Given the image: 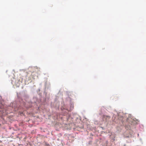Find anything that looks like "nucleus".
Segmentation results:
<instances>
[{
  "label": "nucleus",
  "instance_id": "1",
  "mask_svg": "<svg viewBox=\"0 0 146 146\" xmlns=\"http://www.w3.org/2000/svg\"><path fill=\"white\" fill-rule=\"evenodd\" d=\"M107 117H108V118H110V116H107Z\"/></svg>",
  "mask_w": 146,
  "mask_h": 146
}]
</instances>
